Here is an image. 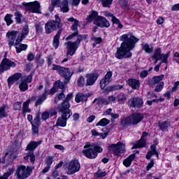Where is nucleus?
<instances>
[{"instance_id": "nucleus-25", "label": "nucleus", "mask_w": 179, "mask_h": 179, "mask_svg": "<svg viewBox=\"0 0 179 179\" xmlns=\"http://www.w3.org/2000/svg\"><path fill=\"white\" fill-rule=\"evenodd\" d=\"M127 83L134 90H138L141 87V81L137 79L129 78L127 80Z\"/></svg>"}, {"instance_id": "nucleus-55", "label": "nucleus", "mask_w": 179, "mask_h": 179, "mask_svg": "<svg viewBox=\"0 0 179 179\" xmlns=\"http://www.w3.org/2000/svg\"><path fill=\"white\" fill-rule=\"evenodd\" d=\"M148 75H149V71L148 70H143L140 73V78H141V79H145Z\"/></svg>"}, {"instance_id": "nucleus-51", "label": "nucleus", "mask_w": 179, "mask_h": 179, "mask_svg": "<svg viewBox=\"0 0 179 179\" xmlns=\"http://www.w3.org/2000/svg\"><path fill=\"white\" fill-rule=\"evenodd\" d=\"M164 78V75H159V76L153 77L156 85H157L159 82H161V80H163Z\"/></svg>"}, {"instance_id": "nucleus-9", "label": "nucleus", "mask_w": 179, "mask_h": 179, "mask_svg": "<svg viewBox=\"0 0 179 179\" xmlns=\"http://www.w3.org/2000/svg\"><path fill=\"white\" fill-rule=\"evenodd\" d=\"M52 69L53 71H57L59 76H62V78H64L66 80V83H68L69 80H71V78H72V72H71V70L69 68L61 66L57 64H52Z\"/></svg>"}, {"instance_id": "nucleus-17", "label": "nucleus", "mask_w": 179, "mask_h": 179, "mask_svg": "<svg viewBox=\"0 0 179 179\" xmlns=\"http://www.w3.org/2000/svg\"><path fill=\"white\" fill-rule=\"evenodd\" d=\"M68 174H75L80 170V163L78 159L71 160L68 166Z\"/></svg>"}, {"instance_id": "nucleus-54", "label": "nucleus", "mask_w": 179, "mask_h": 179, "mask_svg": "<svg viewBox=\"0 0 179 179\" xmlns=\"http://www.w3.org/2000/svg\"><path fill=\"white\" fill-rule=\"evenodd\" d=\"M50 113H48V111H44L42 114H41V118L43 121H46V120H48V118H50Z\"/></svg>"}, {"instance_id": "nucleus-62", "label": "nucleus", "mask_w": 179, "mask_h": 179, "mask_svg": "<svg viewBox=\"0 0 179 179\" xmlns=\"http://www.w3.org/2000/svg\"><path fill=\"white\" fill-rule=\"evenodd\" d=\"M78 86H83L85 85V78L83 76H80L78 80Z\"/></svg>"}, {"instance_id": "nucleus-1", "label": "nucleus", "mask_w": 179, "mask_h": 179, "mask_svg": "<svg viewBox=\"0 0 179 179\" xmlns=\"http://www.w3.org/2000/svg\"><path fill=\"white\" fill-rule=\"evenodd\" d=\"M120 41H122L120 48H117L115 54V58L122 59V58H131L132 57V50L135 48L136 43L139 38H136L132 34H125L120 37Z\"/></svg>"}, {"instance_id": "nucleus-52", "label": "nucleus", "mask_w": 179, "mask_h": 179, "mask_svg": "<svg viewBox=\"0 0 179 179\" xmlns=\"http://www.w3.org/2000/svg\"><path fill=\"white\" fill-rule=\"evenodd\" d=\"M108 16H109V17L112 18V22L115 24H117V23H119L120 22V20L116 18V17L113 14L109 13L108 15Z\"/></svg>"}, {"instance_id": "nucleus-35", "label": "nucleus", "mask_w": 179, "mask_h": 179, "mask_svg": "<svg viewBox=\"0 0 179 179\" xmlns=\"http://www.w3.org/2000/svg\"><path fill=\"white\" fill-rule=\"evenodd\" d=\"M92 103L93 104H94V103H96L97 104H99V106H107V104H108V101L104 98H99L98 99H95Z\"/></svg>"}, {"instance_id": "nucleus-10", "label": "nucleus", "mask_w": 179, "mask_h": 179, "mask_svg": "<svg viewBox=\"0 0 179 179\" xmlns=\"http://www.w3.org/2000/svg\"><path fill=\"white\" fill-rule=\"evenodd\" d=\"M69 1V0H63V1L61 2L60 0H51V3L52 6L49 8L50 12H52L54 10L55 6L60 8L63 13H66V12H69V7L68 6Z\"/></svg>"}, {"instance_id": "nucleus-49", "label": "nucleus", "mask_w": 179, "mask_h": 179, "mask_svg": "<svg viewBox=\"0 0 179 179\" xmlns=\"http://www.w3.org/2000/svg\"><path fill=\"white\" fill-rule=\"evenodd\" d=\"M31 130H32L33 135H38V126L34 124H32Z\"/></svg>"}, {"instance_id": "nucleus-8", "label": "nucleus", "mask_w": 179, "mask_h": 179, "mask_svg": "<svg viewBox=\"0 0 179 179\" xmlns=\"http://www.w3.org/2000/svg\"><path fill=\"white\" fill-rule=\"evenodd\" d=\"M33 173V168L31 166H26L24 165H19L15 173L17 179H26L31 176Z\"/></svg>"}, {"instance_id": "nucleus-23", "label": "nucleus", "mask_w": 179, "mask_h": 179, "mask_svg": "<svg viewBox=\"0 0 179 179\" xmlns=\"http://www.w3.org/2000/svg\"><path fill=\"white\" fill-rule=\"evenodd\" d=\"M22 41L23 40L19 39V38H17L15 43L14 44L16 52L19 54L20 52H22V51H25V50H27V44H22Z\"/></svg>"}, {"instance_id": "nucleus-15", "label": "nucleus", "mask_w": 179, "mask_h": 179, "mask_svg": "<svg viewBox=\"0 0 179 179\" xmlns=\"http://www.w3.org/2000/svg\"><path fill=\"white\" fill-rule=\"evenodd\" d=\"M128 106L130 108L139 110L143 107V99L139 96H134L129 100Z\"/></svg>"}, {"instance_id": "nucleus-53", "label": "nucleus", "mask_w": 179, "mask_h": 179, "mask_svg": "<svg viewBox=\"0 0 179 179\" xmlns=\"http://www.w3.org/2000/svg\"><path fill=\"white\" fill-rule=\"evenodd\" d=\"M113 0H103L102 1V5L104 8H110V5L113 3Z\"/></svg>"}, {"instance_id": "nucleus-42", "label": "nucleus", "mask_w": 179, "mask_h": 179, "mask_svg": "<svg viewBox=\"0 0 179 179\" xmlns=\"http://www.w3.org/2000/svg\"><path fill=\"white\" fill-rule=\"evenodd\" d=\"M20 90H21V92H26V90H27V89H29V85H27V83L26 82H22L20 85Z\"/></svg>"}, {"instance_id": "nucleus-46", "label": "nucleus", "mask_w": 179, "mask_h": 179, "mask_svg": "<svg viewBox=\"0 0 179 179\" xmlns=\"http://www.w3.org/2000/svg\"><path fill=\"white\" fill-rule=\"evenodd\" d=\"M91 40L95 43V44H100L103 39L101 37H96L94 35H92Z\"/></svg>"}, {"instance_id": "nucleus-4", "label": "nucleus", "mask_w": 179, "mask_h": 179, "mask_svg": "<svg viewBox=\"0 0 179 179\" xmlns=\"http://www.w3.org/2000/svg\"><path fill=\"white\" fill-rule=\"evenodd\" d=\"M69 107H71V105L68 102H64L63 105H59V110L62 113V117L57 119L56 123L57 127H66V121L72 115V111L69 110Z\"/></svg>"}, {"instance_id": "nucleus-11", "label": "nucleus", "mask_w": 179, "mask_h": 179, "mask_svg": "<svg viewBox=\"0 0 179 179\" xmlns=\"http://www.w3.org/2000/svg\"><path fill=\"white\" fill-rule=\"evenodd\" d=\"M22 5L25 6L26 12H29V13H41L40 3L37 1L29 3L22 2Z\"/></svg>"}, {"instance_id": "nucleus-2", "label": "nucleus", "mask_w": 179, "mask_h": 179, "mask_svg": "<svg viewBox=\"0 0 179 179\" xmlns=\"http://www.w3.org/2000/svg\"><path fill=\"white\" fill-rule=\"evenodd\" d=\"M77 39L76 41L72 42V41H68L66 43L67 44V52H66V57H72L73 55H75V53L76 52V50L79 48V45L80 44V41L83 40V38H86V36L85 35H78V32H73L71 35L68 36L66 38V40H72L73 37H76Z\"/></svg>"}, {"instance_id": "nucleus-47", "label": "nucleus", "mask_w": 179, "mask_h": 179, "mask_svg": "<svg viewBox=\"0 0 179 179\" xmlns=\"http://www.w3.org/2000/svg\"><path fill=\"white\" fill-rule=\"evenodd\" d=\"M13 108L15 111L17 110L20 111V110H22V102L20 101L15 102L13 105Z\"/></svg>"}, {"instance_id": "nucleus-20", "label": "nucleus", "mask_w": 179, "mask_h": 179, "mask_svg": "<svg viewBox=\"0 0 179 179\" xmlns=\"http://www.w3.org/2000/svg\"><path fill=\"white\" fill-rule=\"evenodd\" d=\"M85 78L87 86H93L96 83V80L99 79V74L97 73H88Z\"/></svg>"}, {"instance_id": "nucleus-40", "label": "nucleus", "mask_w": 179, "mask_h": 179, "mask_svg": "<svg viewBox=\"0 0 179 179\" xmlns=\"http://www.w3.org/2000/svg\"><path fill=\"white\" fill-rule=\"evenodd\" d=\"M110 124V120L107 118H103L99 122H98L96 124V127H106Z\"/></svg>"}, {"instance_id": "nucleus-44", "label": "nucleus", "mask_w": 179, "mask_h": 179, "mask_svg": "<svg viewBox=\"0 0 179 179\" xmlns=\"http://www.w3.org/2000/svg\"><path fill=\"white\" fill-rule=\"evenodd\" d=\"M72 97H73V94H72V93L68 94L65 100H64L63 102H62L59 104V106L64 105V103H68L71 106V104L69 103V101L72 99Z\"/></svg>"}, {"instance_id": "nucleus-24", "label": "nucleus", "mask_w": 179, "mask_h": 179, "mask_svg": "<svg viewBox=\"0 0 179 179\" xmlns=\"http://www.w3.org/2000/svg\"><path fill=\"white\" fill-rule=\"evenodd\" d=\"M46 166L43 169L42 173L43 174H45V173H48L51 169V165L54 163V157L53 156H48L46 157L45 160Z\"/></svg>"}, {"instance_id": "nucleus-14", "label": "nucleus", "mask_w": 179, "mask_h": 179, "mask_svg": "<svg viewBox=\"0 0 179 179\" xmlns=\"http://www.w3.org/2000/svg\"><path fill=\"white\" fill-rule=\"evenodd\" d=\"M170 57V53H162V48H157L154 50L152 58H158L161 59L162 62L164 64H169V58Z\"/></svg>"}, {"instance_id": "nucleus-3", "label": "nucleus", "mask_w": 179, "mask_h": 179, "mask_svg": "<svg viewBox=\"0 0 179 179\" xmlns=\"http://www.w3.org/2000/svg\"><path fill=\"white\" fill-rule=\"evenodd\" d=\"M86 24L92 23L94 20V24L103 29V27H110V22L103 16H99V13L96 10H91L86 18Z\"/></svg>"}, {"instance_id": "nucleus-61", "label": "nucleus", "mask_w": 179, "mask_h": 179, "mask_svg": "<svg viewBox=\"0 0 179 179\" xmlns=\"http://www.w3.org/2000/svg\"><path fill=\"white\" fill-rule=\"evenodd\" d=\"M12 174V172L8 171L3 173L2 176H0V179H8L9 177H10V175Z\"/></svg>"}, {"instance_id": "nucleus-36", "label": "nucleus", "mask_w": 179, "mask_h": 179, "mask_svg": "<svg viewBox=\"0 0 179 179\" xmlns=\"http://www.w3.org/2000/svg\"><path fill=\"white\" fill-rule=\"evenodd\" d=\"M8 106L6 105H2L0 107V120L2 118H6L8 117V113H6V108Z\"/></svg>"}, {"instance_id": "nucleus-41", "label": "nucleus", "mask_w": 179, "mask_h": 179, "mask_svg": "<svg viewBox=\"0 0 179 179\" xmlns=\"http://www.w3.org/2000/svg\"><path fill=\"white\" fill-rule=\"evenodd\" d=\"M116 99L117 101L120 103L122 104L127 101V96L124 94H120L116 96Z\"/></svg>"}, {"instance_id": "nucleus-56", "label": "nucleus", "mask_w": 179, "mask_h": 179, "mask_svg": "<svg viewBox=\"0 0 179 179\" xmlns=\"http://www.w3.org/2000/svg\"><path fill=\"white\" fill-rule=\"evenodd\" d=\"M63 99H65V94H64V92H61L57 95V96L55 97V101L57 103L62 100Z\"/></svg>"}, {"instance_id": "nucleus-21", "label": "nucleus", "mask_w": 179, "mask_h": 179, "mask_svg": "<svg viewBox=\"0 0 179 179\" xmlns=\"http://www.w3.org/2000/svg\"><path fill=\"white\" fill-rule=\"evenodd\" d=\"M111 78H113V72L108 71L104 78L100 80L101 89H104L111 82Z\"/></svg>"}, {"instance_id": "nucleus-5", "label": "nucleus", "mask_w": 179, "mask_h": 179, "mask_svg": "<svg viewBox=\"0 0 179 179\" xmlns=\"http://www.w3.org/2000/svg\"><path fill=\"white\" fill-rule=\"evenodd\" d=\"M143 118V114L140 113H134L129 115V117L122 119L121 121V125L124 129L128 128L131 125H138Z\"/></svg>"}, {"instance_id": "nucleus-19", "label": "nucleus", "mask_w": 179, "mask_h": 179, "mask_svg": "<svg viewBox=\"0 0 179 179\" xmlns=\"http://www.w3.org/2000/svg\"><path fill=\"white\" fill-rule=\"evenodd\" d=\"M148 135H149V133L146 132V131H143L142 134V136L141 138V139L138 141H136L134 143L133 147L131 148V149H138V148H145L146 146V136H148Z\"/></svg>"}, {"instance_id": "nucleus-27", "label": "nucleus", "mask_w": 179, "mask_h": 179, "mask_svg": "<svg viewBox=\"0 0 179 179\" xmlns=\"http://www.w3.org/2000/svg\"><path fill=\"white\" fill-rule=\"evenodd\" d=\"M89 95L87 94L78 93L76 95L75 101L76 103H85L87 101Z\"/></svg>"}, {"instance_id": "nucleus-22", "label": "nucleus", "mask_w": 179, "mask_h": 179, "mask_svg": "<svg viewBox=\"0 0 179 179\" xmlns=\"http://www.w3.org/2000/svg\"><path fill=\"white\" fill-rule=\"evenodd\" d=\"M6 36L8 37V46L10 50L12 46L15 45V41L17 39L16 38V37H17V31H11L10 32H8Z\"/></svg>"}, {"instance_id": "nucleus-12", "label": "nucleus", "mask_w": 179, "mask_h": 179, "mask_svg": "<svg viewBox=\"0 0 179 179\" xmlns=\"http://www.w3.org/2000/svg\"><path fill=\"white\" fill-rule=\"evenodd\" d=\"M83 154L87 159H96L97 157V152H94L92 143L87 142L84 145Z\"/></svg>"}, {"instance_id": "nucleus-38", "label": "nucleus", "mask_w": 179, "mask_h": 179, "mask_svg": "<svg viewBox=\"0 0 179 179\" xmlns=\"http://www.w3.org/2000/svg\"><path fill=\"white\" fill-rule=\"evenodd\" d=\"M124 87L123 85H112L109 87H106V92H114L115 90H120Z\"/></svg>"}, {"instance_id": "nucleus-34", "label": "nucleus", "mask_w": 179, "mask_h": 179, "mask_svg": "<svg viewBox=\"0 0 179 179\" xmlns=\"http://www.w3.org/2000/svg\"><path fill=\"white\" fill-rule=\"evenodd\" d=\"M30 103V99H28L27 101L23 103L22 107V114L23 115H26L27 113H31V110L29 108V104Z\"/></svg>"}, {"instance_id": "nucleus-43", "label": "nucleus", "mask_w": 179, "mask_h": 179, "mask_svg": "<svg viewBox=\"0 0 179 179\" xmlns=\"http://www.w3.org/2000/svg\"><path fill=\"white\" fill-rule=\"evenodd\" d=\"M106 176H107V172H102L101 170L97 171V172L94 173V177H96L97 178H101L106 177Z\"/></svg>"}, {"instance_id": "nucleus-59", "label": "nucleus", "mask_w": 179, "mask_h": 179, "mask_svg": "<svg viewBox=\"0 0 179 179\" xmlns=\"http://www.w3.org/2000/svg\"><path fill=\"white\" fill-rule=\"evenodd\" d=\"M33 124H34V125H37L38 127H39V125L41 124L40 115H36L34 117Z\"/></svg>"}, {"instance_id": "nucleus-50", "label": "nucleus", "mask_w": 179, "mask_h": 179, "mask_svg": "<svg viewBox=\"0 0 179 179\" xmlns=\"http://www.w3.org/2000/svg\"><path fill=\"white\" fill-rule=\"evenodd\" d=\"M163 87H164V83L161 82L155 87V92H162V90H163Z\"/></svg>"}, {"instance_id": "nucleus-31", "label": "nucleus", "mask_w": 179, "mask_h": 179, "mask_svg": "<svg viewBox=\"0 0 179 179\" xmlns=\"http://www.w3.org/2000/svg\"><path fill=\"white\" fill-rule=\"evenodd\" d=\"M135 157H136V155L135 153L130 155L127 158H126L123 161L124 166H125V167H129V166L132 164V162H134V160L135 159Z\"/></svg>"}, {"instance_id": "nucleus-7", "label": "nucleus", "mask_w": 179, "mask_h": 179, "mask_svg": "<svg viewBox=\"0 0 179 179\" xmlns=\"http://www.w3.org/2000/svg\"><path fill=\"white\" fill-rule=\"evenodd\" d=\"M55 20H51L46 22L45 25V30L46 34H50V33H52L55 30L58 29H61L62 27V24H61V18L58 14L55 15Z\"/></svg>"}, {"instance_id": "nucleus-57", "label": "nucleus", "mask_w": 179, "mask_h": 179, "mask_svg": "<svg viewBox=\"0 0 179 179\" xmlns=\"http://www.w3.org/2000/svg\"><path fill=\"white\" fill-rule=\"evenodd\" d=\"M36 27V32L38 34H41L43 33V27H41V24H38L35 26Z\"/></svg>"}, {"instance_id": "nucleus-29", "label": "nucleus", "mask_w": 179, "mask_h": 179, "mask_svg": "<svg viewBox=\"0 0 179 179\" xmlns=\"http://www.w3.org/2000/svg\"><path fill=\"white\" fill-rule=\"evenodd\" d=\"M15 20L17 24H22L23 22L26 20V18L23 16V14L20 11H15L14 13Z\"/></svg>"}, {"instance_id": "nucleus-6", "label": "nucleus", "mask_w": 179, "mask_h": 179, "mask_svg": "<svg viewBox=\"0 0 179 179\" xmlns=\"http://www.w3.org/2000/svg\"><path fill=\"white\" fill-rule=\"evenodd\" d=\"M43 143V141H31L27 145L25 150L28 151V153L26 154V156L24 157L25 160H29L30 157V162L32 164H34L36 162V155H34V150L38 148V145Z\"/></svg>"}, {"instance_id": "nucleus-16", "label": "nucleus", "mask_w": 179, "mask_h": 179, "mask_svg": "<svg viewBox=\"0 0 179 179\" xmlns=\"http://www.w3.org/2000/svg\"><path fill=\"white\" fill-rule=\"evenodd\" d=\"M16 66V63L15 62H12V60L8 58H3L0 64V71L1 72H5L6 71H8L10 68H15Z\"/></svg>"}, {"instance_id": "nucleus-58", "label": "nucleus", "mask_w": 179, "mask_h": 179, "mask_svg": "<svg viewBox=\"0 0 179 179\" xmlns=\"http://www.w3.org/2000/svg\"><path fill=\"white\" fill-rule=\"evenodd\" d=\"M53 59H54V58L51 55H49L46 57V62L48 64V67L51 66V65L52 64Z\"/></svg>"}, {"instance_id": "nucleus-13", "label": "nucleus", "mask_w": 179, "mask_h": 179, "mask_svg": "<svg viewBox=\"0 0 179 179\" xmlns=\"http://www.w3.org/2000/svg\"><path fill=\"white\" fill-rule=\"evenodd\" d=\"M108 149L109 152H112L113 155L118 156L120 153H124L125 152V145L119 142L117 144H110Z\"/></svg>"}, {"instance_id": "nucleus-33", "label": "nucleus", "mask_w": 179, "mask_h": 179, "mask_svg": "<svg viewBox=\"0 0 179 179\" xmlns=\"http://www.w3.org/2000/svg\"><path fill=\"white\" fill-rule=\"evenodd\" d=\"M171 125V122L170 120H165L164 122H159V128L161 131H166L167 128Z\"/></svg>"}, {"instance_id": "nucleus-30", "label": "nucleus", "mask_w": 179, "mask_h": 179, "mask_svg": "<svg viewBox=\"0 0 179 179\" xmlns=\"http://www.w3.org/2000/svg\"><path fill=\"white\" fill-rule=\"evenodd\" d=\"M29 34V25L28 24H25L22 30V33H20L17 38H18V40H23L24 38H26V36Z\"/></svg>"}, {"instance_id": "nucleus-32", "label": "nucleus", "mask_w": 179, "mask_h": 179, "mask_svg": "<svg viewBox=\"0 0 179 179\" xmlns=\"http://www.w3.org/2000/svg\"><path fill=\"white\" fill-rule=\"evenodd\" d=\"M141 48L143 51H145L147 54H152L155 50V47L149 45V43H143Z\"/></svg>"}, {"instance_id": "nucleus-63", "label": "nucleus", "mask_w": 179, "mask_h": 179, "mask_svg": "<svg viewBox=\"0 0 179 179\" xmlns=\"http://www.w3.org/2000/svg\"><path fill=\"white\" fill-rule=\"evenodd\" d=\"M154 166H155V161H153V159H151L150 162L148 163V164L146 166L147 171H149V170H150V169H152V167H153Z\"/></svg>"}, {"instance_id": "nucleus-45", "label": "nucleus", "mask_w": 179, "mask_h": 179, "mask_svg": "<svg viewBox=\"0 0 179 179\" xmlns=\"http://www.w3.org/2000/svg\"><path fill=\"white\" fill-rule=\"evenodd\" d=\"M78 26H79V21H76V22H73V24L71 26V30L74 31V33L78 32V34H79V31H78Z\"/></svg>"}, {"instance_id": "nucleus-26", "label": "nucleus", "mask_w": 179, "mask_h": 179, "mask_svg": "<svg viewBox=\"0 0 179 179\" xmlns=\"http://www.w3.org/2000/svg\"><path fill=\"white\" fill-rule=\"evenodd\" d=\"M155 155H156L157 159H159V152H157L156 150V145L154 144L150 146V148L148 150L147 155H145V157L148 160H150V157Z\"/></svg>"}, {"instance_id": "nucleus-64", "label": "nucleus", "mask_w": 179, "mask_h": 179, "mask_svg": "<svg viewBox=\"0 0 179 179\" xmlns=\"http://www.w3.org/2000/svg\"><path fill=\"white\" fill-rule=\"evenodd\" d=\"M27 59L29 62L33 61V59H34V55L32 52L29 53L27 55Z\"/></svg>"}, {"instance_id": "nucleus-39", "label": "nucleus", "mask_w": 179, "mask_h": 179, "mask_svg": "<svg viewBox=\"0 0 179 179\" xmlns=\"http://www.w3.org/2000/svg\"><path fill=\"white\" fill-rule=\"evenodd\" d=\"M13 17V15L12 14H6L4 17V20L6 22L7 26H10L12 23H13V20L12 18Z\"/></svg>"}, {"instance_id": "nucleus-48", "label": "nucleus", "mask_w": 179, "mask_h": 179, "mask_svg": "<svg viewBox=\"0 0 179 179\" xmlns=\"http://www.w3.org/2000/svg\"><path fill=\"white\" fill-rule=\"evenodd\" d=\"M36 64L43 65L44 64V59H41V54L37 55V57L35 59Z\"/></svg>"}, {"instance_id": "nucleus-28", "label": "nucleus", "mask_w": 179, "mask_h": 179, "mask_svg": "<svg viewBox=\"0 0 179 179\" xmlns=\"http://www.w3.org/2000/svg\"><path fill=\"white\" fill-rule=\"evenodd\" d=\"M61 34H62V29H59L53 38L52 44L55 50L59 47V37H61Z\"/></svg>"}, {"instance_id": "nucleus-60", "label": "nucleus", "mask_w": 179, "mask_h": 179, "mask_svg": "<svg viewBox=\"0 0 179 179\" xmlns=\"http://www.w3.org/2000/svg\"><path fill=\"white\" fill-rule=\"evenodd\" d=\"M14 78L15 82H17L22 78V73H15L14 75L12 76Z\"/></svg>"}, {"instance_id": "nucleus-18", "label": "nucleus", "mask_w": 179, "mask_h": 179, "mask_svg": "<svg viewBox=\"0 0 179 179\" xmlns=\"http://www.w3.org/2000/svg\"><path fill=\"white\" fill-rule=\"evenodd\" d=\"M56 92H57V90H55V88H51L50 91L45 89L44 93L42 95L39 96L38 100L35 103V106L38 107V106L43 104L44 101L47 99L48 94H54Z\"/></svg>"}, {"instance_id": "nucleus-37", "label": "nucleus", "mask_w": 179, "mask_h": 179, "mask_svg": "<svg viewBox=\"0 0 179 179\" xmlns=\"http://www.w3.org/2000/svg\"><path fill=\"white\" fill-rule=\"evenodd\" d=\"M91 145L92 146L94 152H96V156H98L99 153H101V152H103V148H101V146H100L99 143H94Z\"/></svg>"}]
</instances>
